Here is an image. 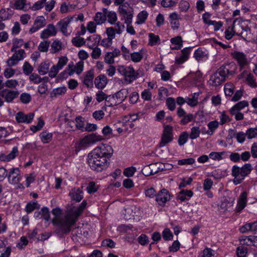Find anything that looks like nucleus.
Here are the masks:
<instances>
[{"label": "nucleus", "mask_w": 257, "mask_h": 257, "mask_svg": "<svg viewBox=\"0 0 257 257\" xmlns=\"http://www.w3.org/2000/svg\"><path fill=\"white\" fill-rule=\"evenodd\" d=\"M200 133V129L199 127L194 126L191 128L189 137L192 140L197 139L199 137Z\"/></svg>", "instance_id": "ea45409f"}, {"label": "nucleus", "mask_w": 257, "mask_h": 257, "mask_svg": "<svg viewBox=\"0 0 257 257\" xmlns=\"http://www.w3.org/2000/svg\"><path fill=\"white\" fill-rule=\"evenodd\" d=\"M149 36L150 38L149 44L151 46L156 45L160 40L159 37L158 35H155L153 33H150Z\"/></svg>", "instance_id": "052dcab7"}, {"label": "nucleus", "mask_w": 257, "mask_h": 257, "mask_svg": "<svg viewBox=\"0 0 257 257\" xmlns=\"http://www.w3.org/2000/svg\"><path fill=\"white\" fill-rule=\"evenodd\" d=\"M190 53V49L189 48H186L181 51L180 56L176 59V62L178 64H182L186 61Z\"/></svg>", "instance_id": "393cba45"}, {"label": "nucleus", "mask_w": 257, "mask_h": 257, "mask_svg": "<svg viewBox=\"0 0 257 257\" xmlns=\"http://www.w3.org/2000/svg\"><path fill=\"white\" fill-rule=\"evenodd\" d=\"M117 99L114 95H109L106 96L105 101V105L109 107L115 106L118 104H119L118 102H117Z\"/></svg>", "instance_id": "2f4dec72"}, {"label": "nucleus", "mask_w": 257, "mask_h": 257, "mask_svg": "<svg viewBox=\"0 0 257 257\" xmlns=\"http://www.w3.org/2000/svg\"><path fill=\"white\" fill-rule=\"evenodd\" d=\"M242 32L241 33H236L235 35L241 36L244 40H246L248 35L250 34V29L246 26L244 28H242Z\"/></svg>", "instance_id": "a18cd8bd"}, {"label": "nucleus", "mask_w": 257, "mask_h": 257, "mask_svg": "<svg viewBox=\"0 0 257 257\" xmlns=\"http://www.w3.org/2000/svg\"><path fill=\"white\" fill-rule=\"evenodd\" d=\"M68 61V59L66 56L60 57L57 65H56V67L61 70L67 64Z\"/></svg>", "instance_id": "13d9d810"}, {"label": "nucleus", "mask_w": 257, "mask_h": 257, "mask_svg": "<svg viewBox=\"0 0 257 257\" xmlns=\"http://www.w3.org/2000/svg\"><path fill=\"white\" fill-rule=\"evenodd\" d=\"M246 82L247 84L251 87L257 88V83L253 75L252 74L249 73L247 74L246 77Z\"/></svg>", "instance_id": "58836bf2"}, {"label": "nucleus", "mask_w": 257, "mask_h": 257, "mask_svg": "<svg viewBox=\"0 0 257 257\" xmlns=\"http://www.w3.org/2000/svg\"><path fill=\"white\" fill-rule=\"evenodd\" d=\"M51 47V53L52 54H55L64 48V46L60 40H55L52 42Z\"/></svg>", "instance_id": "b1692460"}, {"label": "nucleus", "mask_w": 257, "mask_h": 257, "mask_svg": "<svg viewBox=\"0 0 257 257\" xmlns=\"http://www.w3.org/2000/svg\"><path fill=\"white\" fill-rule=\"evenodd\" d=\"M240 241L243 242V244L247 245H253L257 247V236H249L245 238L242 237Z\"/></svg>", "instance_id": "a878e982"}, {"label": "nucleus", "mask_w": 257, "mask_h": 257, "mask_svg": "<svg viewBox=\"0 0 257 257\" xmlns=\"http://www.w3.org/2000/svg\"><path fill=\"white\" fill-rule=\"evenodd\" d=\"M40 207V206L37 202H30L27 204L25 209L26 212L29 213L36 209H39Z\"/></svg>", "instance_id": "4c0bfd02"}, {"label": "nucleus", "mask_w": 257, "mask_h": 257, "mask_svg": "<svg viewBox=\"0 0 257 257\" xmlns=\"http://www.w3.org/2000/svg\"><path fill=\"white\" fill-rule=\"evenodd\" d=\"M67 91V88L65 86H62L54 88L50 93V97L56 98L63 95Z\"/></svg>", "instance_id": "bb28decb"}, {"label": "nucleus", "mask_w": 257, "mask_h": 257, "mask_svg": "<svg viewBox=\"0 0 257 257\" xmlns=\"http://www.w3.org/2000/svg\"><path fill=\"white\" fill-rule=\"evenodd\" d=\"M233 201H229L226 198L223 199L220 204V208L223 210H226L233 205Z\"/></svg>", "instance_id": "4d7b16f0"}, {"label": "nucleus", "mask_w": 257, "mask_h": 257, "mask_svg": "<svg viewBox=\"0 0 257 257\" xmlns=\"http://www.w3.org/2000/svg\"><path fill=\"white\" fill-rule=\"evenodd\" d=\"M91 49H93V51L91 54V57L94 59H98L101 54L100 49L98 48L97 46Z\"/></svg>", "instance_id": "e2e57ef3"}, {"label": "nucleus", "mask_w": 257, "mask_h": 257, "mask_svg": "<svg viewBox=\"0 0 257 257\" xmlns=\"http://www.w3.org/2000/svg\"><path fill=\"white\" fill-rule=\"evenodd\" d=\"M76 120V127L79 129L81 130V131H83V128L84 126V121L83 120V118L81 116H77L75 118Z\"/></svg>", "instance_id": "338daca9"}, {"label": "nucleus", "mask_w": 257, "mask_h": 257, "mask_svg": "<svg viewBox=\"0 0 257 257\" xmlns=\"http://www.w3.org/2000/svg\"><path fill=\"white\" fill-rule=\"evenodd\" d=\"M18 90H11L8 88L3 89L0 91V94L5 101L8 103L13 102L14 100L19 95Z\"/></svg>", "instance_id": "423d86ee"}, {"label": "nucleus", "mask_w": 257, "mask_h": 257, "mask_svg": "<svg viewBox=\"0 0 257 257\" xmlns=\"http://www.w3.org/2000/svg\"><path fill=\"white\" fill-rule=\"evenodd\" d=\"M163 239L165 240H172L173 237L172 233L169 229L165 228L162 233Z\"/></svg>", "instance_id": "680f3d73"}, {"label": "nucleus", "mask_w": 257, "mask_h": 257, "mask_svg": "<svg viewBox=\"0 0 257 257\" xmlns=\"http://www.w3.org/2000/svg\"><path fill=\"white\" fill-rule=\"evenodd\" d=\"M69 195L72 200L76 202H80L83 198L82 191L79 189H74L69 193Z\"/></svg>", "instance_id": "7c9ffc66"}, {"label": "nucleus", "mask_w": 257, "mask_h": 257, "mask_svg": "<svg viewBox=\"0 0 257 257\" xmlns=\"http://www.w3.org/2000/svg\"><path fill=\"white\" fill-rule=\"evenodd\" d=\"M252 170L251 165L250 164H245L241 168L240 171L242 173L241 179H244V177L248 175Z\"/></svg>", "instance_id": "f704fd0d"}, {"label": "nucleus", "mask_w": 257, "mask_h": 257, "mask_svg": "<svg viewBox=\"0 0 257 257\" xmlns=\"http://www.w3.org/2000/svg\"><path fill=\"white\" fill-rule=\"evenodd\" d=\"M26 0H16L14 4V7L17 10H24L26 8Z\"/></svg>", "instance_id": "864d4df0"}, {"label": "nucleus", "mask_w": 257, "mask_h": 257, "mask_svg": "<svg viewBox=\"0 0 257 257\" xmlns=\"http://www.w3.org/2000/svg\"><path fill=\"white\" fill-rule=\"evenodd\" d=\"M83 66L84 62L83 61H79L75 66H74V68L76 74H79L82 72L83 70Z\"/></svg>", "instance_id": "774afa93"}, {"label": "nucleus", "mask_w": 257, "mask_h": 257, "mask_svg": "<svg viewBox=\"0 0 257 257\" xmlns=\"http://www.w3.org/2000/svg\"><path fill=\"white\" fill-rule=\"evenodd\" d=\"M42 141L44 143L49 142L52 138V134L50 133L42 132L40 135Z\"/></svg>", "instance_id": "8fccbe9b"}, {"label": "nucleus", "mask_w": 257, "mask_h": 257, "mask_svg": "<svg viewBox=\"0 0 257 257\" xmlns=\"http://www.w3.org/2000/svg\"><path fill=\"white\" fill-rule=\"evenodd\" d=\"M118 12L125 21L126 24H131L133 18V11L128 6H121L118 7Z\"/></svg>", "instance_id": "0eeeda50"}, {"label": "nucleus", "mask_w": 257, "mask_h": 257, "mask_svg": "<svg viewBox=\"0 0 257 257\" xmlns=\"http://www.w3.org/2000/svg\"><path fill=\"white\" fill-rule=\"evenodd\" d=\"M166 105L168 108L171 110L173 111L176 107V101L174 98L170 97L166 99Z\"/></svg>", "instance_id": "c03bdc74"}, {"label": "nucleus", "mask_w": 257, "mask_h": 257, "mask_svg": "<svg viewBox=\"0 0 257 257\" xmlns=\"http://www.w3.org/2000/svg\"><path fill=\"white\" fill-rule=\"evenodd\" d=\"M142 50L139 52H134L131 54V59L135 62H140L143 58V55L142 54Z\"/></svg>", "instance_id": "5fc2aeb1"}, {"label": "nucleus", "mask_w": 257, "mask_h": 257, "mask_svg": "<svg viewBox=\"0 0 257 257\" xmlns=\"http://www.w3.org/2000/svg\"><path fill=\"white\" fill-rule=\"evenodd\" d=\"M34 70L33 67L28 62H25L23 66V73L26 75H29L31 74Z\"/></svg>", "instance_id": "a19ab883"}, {"label": "nucleus", "mask_w": 257, "mask_h": 257, "mask_svg": "<svg viewBox=\"0 0 257 257\" xmlns=\"http://www.w3.org/2000/svg\"><path fill=\"white\" fill-rule=\"evenodd\" d=\"M72 19L73 18L72 17H66L57 23V26L59 31L65 36L68 37L71 33V31L69 30L68 27Z\"/></svg>", "instance_id": "6e6552de"}, {"label": "nucleus", "mask_w": 257, "mask_h": 257, "mask_svg": "<svg viewBox=\"0 0 257 257\" xmlns=\"http://www.w3.org/2000/svg\"><path fill=\"white\" fill-rule=\"evenodd\" d=\"M189 135L187 132L182 133L178 138V144L180 146H183L187 141Z\"/></svg>", "instance_id": "37998d69"}, {"label": "nucleus", "mask_w": 257, "mask_h": 257, "mask_svg": "<svg viewBox=\"0 0 257 257\" xmlns=\"http://www.w3.org/2000/svg\"><path fill=\"white\" fill-rule=\"evenodd\" d=\"M50 65L45 62L41 63L38 67V71L41 75H45L49 71Z\"/></svg>", "instance_id": "72a5a7b5"}, {"label": "nucleus", "mask_w": 257, "mask_h": 257, "mask_svg": "<svg viewBox=\"0 0 257 257\" xmlns=\"http://www.w3.org/2000/svg\"><path fill=\"white\" fill-rule=\"evenodd\" d=\"M245 134L248 139L257 137V127L255 128H249L246 131Z\"/></svg>", "instance_id": "49530a36"}, {"label": "nucleus", "mask_w": 257, "mask_h": 257, "mask_svg": "<svg viewBox=\"0 0 257 257\" xmlns=\"http://www.w3.org/2000/svg\"><path fill=\"white\" fill-rule=\"evenodd\" d=\"M8 179L12 184H18L21 179L20 171L19 168H11L8 173Z\"/></svg>", "instance_id": "9b49d317"}, {"label": "nucleus", "mask_w": 257, "mask_h": 257, "mask_svg": "<svg viewBox=\"0 0 257 257\" xmlns=\"http://www.w3.org/2000/svg\"><path fill=\"white\" fill-rule=\"evenodd\" d=\"M72 43L76 47H81L85 43V41L84 38L76 37L72 39Z\"/></svg>", "instance_id": "09e8293b"}, {"label": "nucleus", "mask_w": 257, "mask_h": 257, "mask_svg": "<svg viewBox=\"0 0 257 257\" xmlns=\"http://www.w3.org/2000/svg\"><path fill=\"white\" fill-rule=\"evenodd\" d=\"M26 57L25 51L20 49L16 52L13 56L7 61L9 66H13L16 65L19 61L23 60Z\"/></svg>", "instance_id": "9d476101"}, {"label": "nucleus", "mask_w": 257, "mask_h": 257, "mask_svg": "<svg viewBox=\"0 0 257 257\" xmlns=\"http://www.w3.org/2000/svg\"><path fill=\"white\" fill-rule=\"evenodd\" d=\"M231 174L234 177L233 182L235 184H240L242 181V173L240 167L236 165L233 166L232 168Z\"/></svg>", "instance_id": "a211bd4d"}, {"label": "nucleus", "mask_w": 257, "mask_h": 257, "mask_svg": "<svg viewBox=\"0 0 257 257\" xmlns=\"http://www.w3.org/2000/svg\"><path fill=\"white\" fill-rule=\"evenodd\" d=\"M94 20L97 25L104 23L106 20V16L101 12H97L94 18Z\"/></svg>", "instance_id": "473e14b6"}, {"label": "nucleus", "mask_w": 257, "mask_h": 257, "mask_svg": "<svg viewBox=\"0 0 257 257\" xmlns=\"http://www.w3.org/2000/svg\"><path fill=\"white\" fill-rule=\"evenodd\" d=\"M46 25V21L43 16H38L34 21L33 26L30 29L29 33L32 34Z\"/></svg>", "instance_id": "2eb2a0df"}, {"label": "nucleus", "mask_w": 257, "mask_h": 257, "mask_svg": "<svg viewBox=\"0 0 257 257\" xmlns=\"http://www.w3.org/2000/svg\"><path fill=\"white\" fill-rule=\"evenodd\" d=\"M30 74L29 79L31 81L33 82L35 84H38L42 82V79L38 74L32 73Z\"/></svg>", "instance_id": "69168bd1"}, {"label": "nucleus", "mask_w": 257, "mask_h": 257, "mask_svg": "<svg viewBox=\"0 0 257 257\" xmlns=\"http://www.w3.org/2000/svg\"><path fill=\"white\" fill-rule=\"evenodd\" d=\"M226 79L224 77L216 71L211 76L209 82L211 85L217 86L220 85Z\"/></svg>", "instance_id": "6ab92c4d"}, {"label": "nucleus", "mask_w": 257, "mask_h": 257, "mask_svg": "<svg viewBox=\"0 0 257 257\" xmlns=\"http://www.w3.org/2000/svg\"><path fill=\"white\" fill-rule=\"evenodd\" d=\"M52 214L54 217L52 219V223L56 226L55 232L59 237H62L64 234L69 233L71 226L75 223V220L71 217L69 210L63 217H61L62 210L59 208L52 210Z\"/></svg>", "instance_id": "f03ea898"}, {"label": "nucleus", "mask_w": 257, "mask_h": 257, "mask_svg": "<svg viewBox=\"0 0 257 257\" xmlns=\"http://www.w3.org/2000/svg\"><path fill=\"white\" fill-rule=\"evenodd\" d=\"M231 56L237 61L240 69H243L249 64L246 55L243 52L234 51L231 53Z\"/></svg>", "instance_id": "1a4fd4ad"}, {"label": "nucleus", "mask_w": 257, "mask_h": 257, "mask_svg": "<svg viewBox=\"0 0 257 257\" xmlns=\"http://www.w3.org/2000/svg\"><path fill=\"white\" fill-rule=\"evenodd\" d=\"M34 116L33 113L26 114L23 112H19L16 114V119L19 123H30L33 119Z\"/></svg>", "instance_id": "dca6fc26"}, {"label": "nucleus", "mask_w": 257, "mask_h": 257, "mask_svg": "<svg viewBox=\"0 0 257 257\" xmlns=\"http://www.w3.org/2000/svg\"><path fill=\"white\" fill-rule=\"evenodd\" d=\"M173 139V127L170 125H165L164 127L159 146L160 147L165 146L168 143L172 142Z\"/></svg>", "instance_id": "20e7f679"}, {"label": "nucleus", "mask_w": 257, "mask_h": 257, "mask_svg": "<svg viewBox=\"0 0 257 257\" xmlns=\"http://www.w3.org/2000/svg\"><path fill=\"white\" fill-rule=\"evenodd\" d=\"M145 194L146 197L153 198L156 196L157 193L155 189L153 187L149 188L145 190Z\"/></svg>", "instance_id": "bf43d9fd"}, {"label": "nucleus", "mask_w": 257, "mask_h": 257, "mask_svg": "<svg viewBox=\"0 0 257 257\" xmlns=\"http://www.w3.org/2000/svg\"><path fill=\"white\" fill-rule=\"evenodd\" d=\"M100 39V36L98 35H93L88 37L86 39V41H88L87 46L89 48H93L97 46Z\"/></svg>", "instance_id": "4be33fe9"}, {"label": "nucleus", "mask_w": 257, "mask_h": 257, "mask_svg": "<svg viewBox=\"0 0 257 257\" xmlns=\"http://www.w3.org/2000/svg\"><path fill=\"white\" fill-rule=\"evenodd\" d=\"M113 153V150L110 146L101 144L88 154V164L92 170L100 172L108 166Z\"/></svg>", "instance_id": "f257e3e1"}, {"label": "nucleus", "mask_w": 257, "mask_h": 257, "mask_svg": "<svg viewBox=\"0 0 257 257\" xmlns=\"http://www.w3.org/2000/svg\"><path fill=\"white\" fill-rule=\"evenodd\" d=\"M151 169L152 170L153 175L161 171H163L164 168L162 167V164L156 163L150 164Z\"/></svg>", "instance_id": "de8ad7c7"}, {"label": "nucleus", "mask_w": 257, "mask_h": 257, "mask_svg": "<svg viewBox=\"0 0 257 257\" xmlns=\"http://www.w3.org/2000/svg\"><path fill=\"white\" fill-rule=\"evenodd\" d=\"M194 57L198 61H204L208 59V54L202 49L199 48L195 51Z\"/></svg>", "instance_id": "cd10ccee"}, {"label": "nucleus", "mask_w": 257, "mask_h": 257, "mask_svg": "<svg viewBox=\"0 0 257 257\" xmlns=\"http://www.w3.org/2000/svg\"><path fill=\"white\" fill-rule=\"evenodd\" d=\"M93 78L94 74L93 71L91 70L88 71L84 78L83 84L88 88L92 87Z\"/></svg>", "instance_id": "c756f323"}, {"label": "nucleus", "mask_w": 257, "mask_h": 257, "mask_svg": "<svg viewBox=\"0 0 257 257\" xmlns=\"http://www.w3.org/2000/svg\"><path fill=\"white\" fill-rule=\"evenodd\" d=\"M236 69V66L233 62L221 66L217 71L224 78L226 79L229 75H233Z\"/></svg>", "instance_id": "39448f33"}, {"label": "nucleus", "mask_w": 257, "mask_h": 257, "mask_svg": "<svg viewBox=\"0 0 257 257\" xmlns=\"http://www.w3.org/2000/svg\"><path fill=\"white\" fill-rule=\"evenodd\" d=\"M50 42L45 41L41 42L38 46V50L42 52H46L48 50Z\"/></svg>", "instance_id": "3c124183"}, {"label": "nucleus", "mask_w": 257, "mask_h": 257, "mask_svg": "<svg viewBox=\"0 0 257 257\" xmlns=\"http://www.w3.org/2000/svg\"><path fill=\"white\" fill-rule=\"evenodd\" d=\"M117 71L124 77V80L128 83H132L134 80L138 78L139 74L135 72L133 67H124L123 66H119L118 67Z\"/></svg>", "instance_id": "7ed1b4c3"}, {"label": "nucleus", "mask_w": 257, "mask_h": 257, "mask_svg": "<svg viewBox=\"0 0 257 257\" xmlns=\"http://www.w3.org/2000/svg\"><path fill=\"white\" fill-rule=\"evenodd\" d=\"M148 16V13L145 11L140 12L137 16V21L136 22L137 24H142L146 21Z\"/></svg>", "instance_id": "e433bc0d"}, {"label": "nucleus", "mask_w": 257, "mask_h": 257, "mask_svg": "<svg viewBox=\"0 0 257 257\" xmlns=\"http://www.w3.org/2000/svg\"><path fill=\"white\" fill-rule=\"evenodd\" d=\"M57 33L56 27L52 24H48L41 33L40 37L42 39H45L51 36H55Z\"/></svg>", "instance_id": "4468645a"}, {"label": "nucleus", "mask_w": 257, "mask_h": 257, "mask_svg": "<svg viewBox=\"0 0 257 257\" xmlns=\"http://www.w3.org/2000/svg\"><path fill=\"white\" fill-rule=\"evenodd\" d=\"M19 152L17 147H14L12 151L8 155L0 154V160L4 162H9L13 160L18 155Z\"/></svg>", "instance_id": "aec40b11"}, {"label": "nucleus", "mask_w": 257, "mask_h": 257, "mask_svg": "<svg viewBox=\"0 0 257 257\" xmlns=\"http://www.w3.org/2000/svg\"><path fill=\"white\" fill-rule=\"evenodd\" d=\"M247 193L246 192H243L237 201V205L236 208V212H240L246 206Z\"/></svg>", "instance_id": "412c9836"}, {"label": "nucleus", "mask_w": 257, "mask_h": 257, "mask_svg": "<svg viewBox=\"0 0 257 257\" xmlns=\"http://www.w3.org/2000/svg\"><path fill=\"white\" fill-rule=\"evenodd\" d=\"M218 122L216 120L209 122L207 125L209 131H207V133L210 135H212L214 131L218 127Z\"/></svg>", "instance_id": "79ce46f5"}, {"label": "nucleus", "mask_w": 257, "mask_h": 257, "mask_svg": "<svg viewBox=\"0 0 257 257\" xmlns=\"http://www.w3.org/2000/svg\"><path fill=\"white\" fill-rule=\"evenodd\" d=\"M247 248L244 246H240L237 248L236 255L237 257H246Z\"/></svg>", "instance_id": "6e6d98bb"}, {"label": "nucleus", "mask_w": 257, "mask_h": 257, "mask_svg": "<svg viewBox=\"0 0 257 257\" xmlns=\"http://www.w3.org/2000/svg\"><path fill=\"white\" fill-rule=\"evenodd\" d=\"M18 85V81L15 79L8 80L4 83V86L9 88H15Z\"/></svg>", "instance_id": "603ef678"}, {"label": "nucleus", "mask_w": 257, "mask_h": 257, "mask_svg": "<svg viewBox=\"0 0 257 257\" xmlns=\"http://www.w3.org/2000/svg\"><path fill=\"white\" fill-rule=\"evenodd\" d=\"M101 140L102 138L100 136H97L94 134H92L85 137L80 142V145L82 147H86L90 144L101 141Z\"/></svg>", "instance_id": "ddd939ff"}, {"label": "nucleus", "mask_w": 257, "mask_h": 257, "mask_svg": "<svg viewBox=\"0 0 257 257\" xmlns=\"http://www.w3.org/2000/svg\"><path fill=\"white\" fill-rule=\"evenodd\" d=\"M248 105V103L246 100H243L239 101L235 105H234L231 108L230 110L232 111H240L241 109H243L245 107H246Z\"/></svg>", "instance_id": "c9c22d12"}, {"label": "nucleus", "mask_w": 257, "mask_h": 257, "mask_svg": "<svg viewBox=\"0 0 257 257\" xmlns=\"http://www.w3.org/2000/svg\"><path fill=\"white\" fill-rule=\"evenodd\" d=\"M87 203L86 201H83L79 207H73L71 208L69 210L71 214V217L75 220V223L76 222L78 216L83 212L84 208L86 207Z\"/></svg>", "instance_id": "f3484780"}, {"label": "nucleus", "mask_w": 257, "mask_h": 257, "mask_svg": "<svg viewBox=\"0 0 257 257\" xmlns=\"http://www.w3.org/2000/svg\"><path fill=\"white\" fill-rule=\"evenodd\" d=\"M107 82V78L103 75L97 76L94 80L95 86L98 89L103 88L106 86Z\"/></svg>", "instance_id": "5701e85b"}, {"label": "nucleus", "mask_w": 257, "mask_h": 257, "mask_svg": "<svg viewBox=\"0 0 257 257\" xmlns=\"http://www.w3.org/2000/svg\"><path fill=\"white\" fill-rule=\"evenodd\" d=\"M170 199L169 192L165 189L160 190L156 196V201L161 206H164Z\"/></svg>", "instance_id": "f8f14e48"}, {"label": "nucleus", "mask_w": 257, "mask_h": 257, "mask_svg": "<svg viewBox=\"0 0 257 257\" xmlns=\"http://www.w3.org/2000/svg\"><path fill=\"white\" fill-rule=\"evenodd\" d=\"M128 94V90L127 89H121L119 91L117 92L114 95L115 96L117 100V102L119 104L122 103L126 98Z\"/></svg>", "instance_id": "c85d7f7f"}, {"label": "nucleus", "mask_w": 257, "mask_h": 257, "mask_svg": "<svg viewBox=\"0 0 257 257\" xmlns=\"http://www.w3.org/2000/svg\"><path fill=\"white\" fill-rule=\"evenodd\" d=\"M108 22L111 24H114L117 21L116 14L114 12H109L107 14Z\"/></svg>", "instance_id": "0e129e2a"}]
</instances>
